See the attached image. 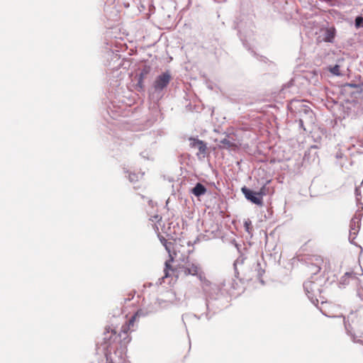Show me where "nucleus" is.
<instances>
[{
	"instance_id": "obj_1",
	"label": "nucleus",
	"mask_w": 363,
	"mask_h": 363,
	"mask_svg": "<svg viewBox=\"0 0 363 363\" xmlns=\"http://www.w3.org/2000/svg\"><path fill=\"white\" fill-rule=\"evenodd\" d=\"M174 256L170 255V259L165 262L164 275L162 277V279L170 277L178 278L180 275L195 276L200 280L203 288L211 285V282L206 279L205 273L199 263L188 261L184 264L177 265L173 268L172 266Z\"/></svg>"
},
{
	"instance_id": "obj_2",
	"label": "nucleus",
	"mask_w": 363,
	"mask_h": 363,
	"mask_svg": "<svg viewBox=\"0 0 363 363\" xmlns=\"http://www.w3.org/2000/svg\"><path fill=\"white\" fill-rule=\"evenodd\" d=\"M321 280L318 279L316 281L308 280L303 284L306 295L314 305H317L320 301L323 303V298L321 296Z\"/></svg>"
},
{
	"instance_id": "obj_3",
	"label": "nucleus",
	"mask_w": 363,
	"mask_h": 363,
	"mask_svg": "<svg viewBox=\"0 0 363 363\" xmlns=\"http://www.w3.org/2000/svg\"><path fill=\"white\" fill-rule=\"evenodd\" d=\"M323 264V259L321 257L318 255H312L308 258L306 267L308 272L311 274L315 275L320 272Z\"/></svg>"
},
{
	"instance_id": "obj_4",
	"label": "nucleus",
	"mask_w": 363,
	"mask_h": 363,
	"mask_svg": "<svg viewBox=\"0 0 363 363\" xmlns=\"http://www.w3.org/2000/svg\"><path fill=\"white\" fill-rule=\"evenodd\" d=\"M360 216L357 215H355L350 221L349 240L352 244H354V240L359 233L360 228Z\"/></svg>"
},
{
	"instance_id": "obj_5",
	"label": "nucleus",
	"mask_w": 363,
	"mask_h": 363,
	"mask_svg": "<svg viewBox=\"0 0 363 363\" xmlns=\"http://www.w3.org/2000/svg\"><path fill=\"white\" fill-rule=\"evenodd\" d=\"M171 76L168 72H164L157 77L154 82V88L156 91H161L169 83Z\"/></svg>"
},
{
	"instance_id": "obj_6",
	"label": "nucleus",
	"mask_w": 363,
	"mask_h": 363,
	"mask_svg": "<svg viewBox=\"0 0 363 363\" xmlns=\"http://www.w3.org/2000/svg\"><path fill=\"white\" fill-rule=\"evenodd\" d=\"M242 191L247 200L258 206H262L263 200L260 198V196H259L257 192L251 191L246 187H243L242 189Z\"/></svg>"
},
{
	"instance_id": "obj_7",
	"label": "nucleus",
	"mask_w": 363,
	"mask_h": 363,
	"mask_svg": "<svg viewBox=\"0 0 363 363\" xmlns=\"http://www.w3.org/2000/svg\"><path fill=\"white\" fill-rule=\"evenodd\" d=\"M189 141H190L191 147L198 148L199 152L201 154L206 153L207 147H206V143L203 141L199 140L197 138H190Z\"/></svg>"
},
{
	"instance_id": "obj_8",
	"label": "nucleus",
	"mask_w": 363,
	"mask_h": 363,
	"mask_svg": "<svg viewBox=\"0 0 363 363\" xmlns=\"http://www.w3.org/2000/svg\"><path fill=\"white\" fill-rule=\"evenodd\" d=\"M191 192L196 196H201L202 195H204L206 192V187L201 184V183H197L196 186L192 189Z\"/></svg>"
},
{
	"instance_id": "obj_9",
	"label": "nucleus",
	"mask_w": 363,
	"mask_h": 363,
	"mask_svg": "<svg viewBox=\"0 0 363 363\" xmlns=\"http://www.w3.org/2000/svg\"><path fill=\"white\" fill-rule=\"evenodd\" d=\"M130 330H133V329H130V325H128L127 323H125V325H123L122 327H121V332L119 333V336L121 337H123L124 340H125L126 337L124 336L125 335L128 334V333Z\"/></svg>"
},
{
	"instance_id": "obj_10",
	"label": "nucleus",
	"mask_w": 363,
	"mask_h": 363,
	"mask_svg": "<svg viewBox=\"0 0 363 363\" xmlns=\"http://www.w3.org/2000/svg\"><path fill=\"white\" fill-rule=\"evenodd\" d=\"M335 38V30L328 29L325 33V40L327 42H333Z\"/></svg>"
},
{
	"instance_id": "obj_11",
	"label": "nucleus",
	"mask_w": 363,
	"mask_h": 363,
	"mask_svg": "<svg viewBox=\"0 0 363 363\" xmlns=\"http://www.w3.org/2000/svg\"><path fill=\"white\" fill-rule=\"evenodd\" d=\"M268 192L269 189L267 187L266 184H264L260 188L259 191H257V193L259 195V196H260V198L263 199V196H266L268 194Z\"/></svg>"
},
{
	"instance_id": "obj_12",
	"label": "nucleus",
	"mask_w": 363,
	"mask_h": 363,
	"mask_svg": "<svg viewBox=\"0 0 363 363\" xmlns=\"http://www.w3.org/2000/svg\"><path fill=\"white\" fill-rule=\"evenodd\" d=\"M160 240L163 245L165 247V249L168 252L169 255L173 256V255L171 253L172 242H167L164 238L160 239Z\"/></svg>"
},
{
	"instance_id": "obj_13",
	"label": "nucleus",
	"mask_w": 363,
	"mask_h": 363,
	"mask_svg": "<svg viewBox=\"0 0 363 363\" xmlns=\"http://www.w3.org/2000/svg\"><path fill=\"white\" fill-rule=\"evenodd\" d=\"M304 113H305V115H306V117H308V121L310 123H313L314 122V117H313V113L312 111V110H311L310 108H305L304 109Z\"/></svg>"
},
{
	"instance_id": "obj_14",
	"label": "nucleus",
	"mask_w": 363,
	"mask_h": 363,
	"mask_svg": "<svg viewBox=\"0 0 363 363\" xmlns=\"http://www.w3.org/2000/svg\"><path fill=\"white\" fill-rule=\"evenodd\" d=\"M330 71L334 75H336V76H340L341 75V73H340V66L337 65H336L334 67H331L330 69Z\"/></svg>"
},
{
	"instance_id": "obj_15",
	"label": "nucleus",
	"mask_w": 363,
	"mask_h": 363,
	"mask_svg": "<svg viewBox=\"0 0 363 363\" xmlns=\"http://www.w3.org/2000/svg\"><path fill=\"white\" fill-rule=\"evenodd\" d=\"M251 224H252V222L250 219H247V220H245V222H244L245 229L248 233H251V227H250Z\"/></svg>"
},
{
	"instance_id": "obj_16",
	"label": "nucleus",
	"mask_w": 363,
	"mask_h": 363,
	"mask_svg": "<svg viewBox=\"0 0 363 363\" xmlns=\"http://www.w3.org/2000/svg\"><path fill=\"white\" fill-rule=\"evenodd\" d=\"M139 314V311H138L134 315H133L128 323H126L128 325H130V328H133L134 323L136 318V316Z\"/></svg>"
},
{
	"instance_id": "obj_17",
	"label": "nucleus",
	"mask_w": 363,
	"mask_h": 363,
	"mask_svg": "<svg viewBox=\"0 0 363 363\" xmlns=\"http://www.w3.org/2000/svg\"><path fill=\"white\" fill-rule=\"evenodd\" d=\"M144 74H140L138 77V86L142 89L143 87V79H144Z\"/></svg>"
},
{
	"instance_id": "obj_18",
	"label": "nucleus",
	"mask_w": 363,
	"mask_h": 363,
	"mask_svg": "<svg viewBox=\"0 0 363 363\" xmlns=\"http://www.w3.org/2000/svg\"><path fill=\"white\" fill-rule=\"evenodd\" d=\"M129 179L131 182H133L138 180V176L135 174H131L129 175Z\"/></svg>"
},
{
	"instance_id": "obj_19",
	"label": "nucleus",
	"mask_w": 363,
	"mask_h": 363,
	"mask_svg": "<svg viewBox=\"0 0 363 363\" xmlns=\"http://www.w3.org/2000/svg\"><path fill=\"white\" fill-rule=\"evenodd\" d=\"M243 261H244V259L242 257H239L238 258L235 262H234V266L235 267H236V266L238 264H242L243 263Z\"/></svg>"
},
{
	"instance_id": "obj_20",
	"label": "nucleus",
	"mask_w": 363,
	"mask_h": 363,
	"mask_svg": "<svg viewBox=\"0 0 363 363\" xmlns=\"http://www.w3.org/2000/svg\"><path fill=\"white\" fill-rule=\"evenodd\" d=\"M355 195H356L357 200H359V197L361 196V191H360L359 187H356V189H355Z\"/></svg>"
},
{
	"instance_id": "obj_21",
	"label": "nucleus",
	"mask_w": 363,
	"mask_h": 363,
	"mask_svg": "<svg viewBox=\"0 0 363 363\" xmlns=\"http://www.w3.org/2000/svg\"><path fill=\"white\" fill-rule=\"evenodd\" d=\"M352 275V273H349V272L345 273V275L342 278V281L343 282L346 281V279L348 278V277H351Z\"/></svg>"
},
{
	"instance_id": "obj_22",
	"label": "nucleus",
	"mask_w": 363,
	"mask_h": 363,
	"mask_svg": "<svg viewBox=\"0 0 363 363\" xmlns=\"http://www.w3.org/2000/svg\"><path fill=\"white\" fill-rule=\"evenodd\" d=\"M362 21V18L361 17H357L355 21L357 26H359Z\"/></svg>"
},
{
	"instance_id": "obj_23",
	"label": "nucleus",
	"mask_w": 363,
	"mask_h": 363,
	"mask_svg": "<svg viewBox=\"0 0 363 363\" xmlns=\"http://www.w3.org/2000/svg\"><path fill=\"white\" fill-rule=\"evenodd\" d=\"M303 123H304V119L303 118H300L299 121H298L299 126L301 128H303V129H305L303 128Z\"/></svg>"
},
{
	"instance_id": "obj_24",
	"label": "nucleus",
	"mask_w": 363,
	"mask_h": 363,
	"mask_svg": "<svg viewBox=\"0 0 363 363\" xmlns=\"http://www.w3.org/2000/svg\"><path fill=\"white\" fill-rule=\"evenodd\" d=\"M148 72H149V69H148L145 68V69H143L141 71L140 74H144V77H145V75H146Z\"/></svg>"
},
{
	"instance_id": "obj_25",
	"label": "nucleus",
	"mask_w": 363,
	"mask_h": 363,
	"mask_svg": "<svg viewBox=\"0 0 363 363\" xmlns=\"http://www.w3.org/2000/svg\"><path fill=\"white\" fill-rule=\"evenodd\" d=\"M323 313L326 315V316H330V315L327 314L326 313L323 312Z\"/></svg>"
},
{
	"instance_id": "obj_26",
	"label": "nucleus",
	"mask_w": 363,
	"mask_h": 363,
	"mask_svg": "<svg viewBox=\"0 0 363 363\" xmlns=\"http://www.w3.org/2000/svg\"><path fill=\"white\" fill-rule=\"evenodd\" d=\"M109 363H115V362H113L111 361V362H109Z\"/></svg>"
}]
</instances>
